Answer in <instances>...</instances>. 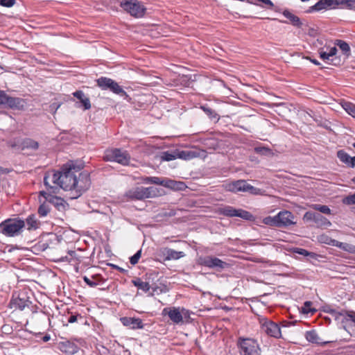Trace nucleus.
<instances>
[{"mask_svg": "<svg viewBox=\"0 0 355 355\" xmlns=\"http://www.w3.org/2000/svg\"><path fill=\"white\" fill-rule=\"evenodd\" d=\"M8 95L4 91L0 90V105L6 107Z\"/></svg>", "mask_w": 355, "mask_h": 355, "instance_id": "nucleus-46", "label": "nucleus"}, {"mask_svg": "<svg viewBox=\"0 0 355 355\" xmlns=\"http://www.w3.org/2000/svg\"><path fill=\"white\" fill-rule=\"evenodd\" d=\"M259 322L261 331L268 336L275 338H280L282 332L279 324L266 318L259 317Z\"/></svg>", "mask_w": 355, "mask_h": 355, "instance_id": "nucleus-8", "label": "nucleus"}, {"mask_svg": "<svg viewBox=\"0 0 355 355\" xmlns=\"http://www.w3.org/2000/svg\"><path fill=\"white\" fill-rule=\"evenodd\" d=\"M141 256V250L137 251L133 256L130 258V262L132 265H135L138 263Z\"/></svg>", "mask_w": 355, "mask_h": 355, "instance_id": "nucleus-45", "label": "nucleus"}, {"mask_svg": "<svg viewBox=\"0 0 355 355\" xmlns=\"http://www.w3.org/2000/svg\"><path fill=\"white\" fill-rule=\"evenodd\" d=\"M120 5L124 10L135 17H142L146 10L144 6L138 0H123Z\"/></svg>", "mask_w": 355, "mask_h": 355, "instance_id": "nucleus-9", "label": "nucleus"}, {"mask_svg": "<svg viewBox=\"0 0 355 355\" xmlns=\"http://www.w3.org/2000/svg\"><path fill=\"white\" fill-rule=\"evenodd\" d=\"M28 230H36L39 227V223L34 215H31L26 218Z\"/></svg>", "mask_w": 355, "mask_h": 355, "instance_id": "nucleus-39", "label": "nucleus"}, {"mask_svg": "<svg viewBox=\"0 0 355 355\" xmlns=\"http://www.w3.org/2000/svg\"><path fill=\"white\" fill-rule=\"evenodd\" d=\"M177 157L184 160H190L196 157L205 158L207 155L206 151L199 148H192L186 150H176Z\"/></svg>", "mask_w": 355, "mask_h": 355, "instance_id": "nucleus-15", "label": "nucleus"}, {"mask_svg": "<svg viewBox=\"0 0 355 355\" xmlns=\"http://www.w3.org/2000/svg\"><path fill=\"white\" fill-rule=\"evenodd\" d=\"M74 97L77 98L80 100V103L83 104L85 110H89L91 108V103L89 98L86 97L81 90L76 91L73 93Z\"/></svg>", "mask_w": 355, "mask_h": 355, "instance_id": "nucleus-30", "label": "nucleus"}, {"mask_svg": "<svg viewBox=\"0 0 355 355\" xmlns=\"http://www.w3.org/2000/svg\"><path fill=\"white\" fill-rule=\"evenodd\" d=\"M305 338L309 342L320 345H324L328 343V342L321 341V339L319 338L318 334L314 330L306 331L305 333Z\"/></svg>", "mask_w": 355, "mask_h": 355, "instance_id": "nucleus-27", "label": "nucleus"}, {"mask_svg": "<svg viewBox=\"0 0 355 355\" xmlns=\"http://www.w3.org/2000/svg\"><path fill=\"white\" fill-rule=\"evenodd\" d=\"M132 282L139 289H141L144 292H148L150 288V284L148 282H143L139 278H137L136 279L132 280Z\"/></svg>", "mask_w": 355, "mask_h": 355, "instance_id": "nucleus-33", "label": "nucleus"}, {"mask_svg": "<svg viewBox=\"0 0 355 355\" xmlns=\"http://www.w3.org/2000/svg\"><path fill=\"white\" fill-rule=\"evenodd\" d=\"M25 222L19 218H9L0 223L1 232L7 236H15L20 234Z\"/></svg>", "mask_w": 355, "mask_h": 355, "instance_id": "nucleus-4", "label": "nucleus"}, {"mask_svg": "<svg viewBox=\"0 0 355 355\" xmlns=\"http://www.w3.org/2000/svg\"><path fill=\"white\" fill-rule=\"evenodd\" d=\"M309 207L312 209L318 211L322 214H327V215L331 214V210L327 205H320V204H312Z\"/></svg>", "mask_w": 355, "mask_h": 355, "instance_id": "nucleus-35", "label": "nucleus"}, {"mask_svg": "<svg viewBox=\"0 0 355 355\" xmlns=\"http://www.w3.org/2000/svg\"><path fill=\"white\" fill-rule=\"evenodd\" d=\"M313 10H322L327 9H334L336 8L335 0H320L314 6L311 7Z\"/></svg>", "mask_w": 355, "mask_h": 355, "instance_id": "nucleus-21", "label": "nucleus"}, {"mask_svg": "<svg viewBox=\"0 0 355 355\" xmlns=\"http://www.w3.org/2000/svg\"><path fill=\"white\" fill-rule=\"evenodd\" d=\"M283 15L289 19L290 23L294 26L300 28L302 25L300 19L295 15L293 14L288 10H285L282 12Z\"/></svg>", "mask_w": 355, "mask_h": 355, "instance_id": "nucleus-29", "label": "nucleus"}, {"mask_svg": "<svg viewBox=\"0 0 355 355\" xmlns=\"http://www.w3.org/2000/svg\"><path fill=\"white\" fill-rule=\"evenodd\" d=\"M337 157L341 162L347 165L348 167H355V156L350 157L344 150H339L337 152Z\"/></svg>", "mask_w": 355, "mask_h": 355, "instance_id": "nucleus-22", "label": "nucleus"}, {"mask_svg": "<svg viewBox=\"0 0 355 355\" xmlns=\"http://www.w3.org/2000/svg\"><path fill=\"white\" fill-rule=\"evenodd\" d=\"M121 323L132 329H139L144 328V324L140 318L123 317L120 319Z\"/></svg>", "mask_w": 355, "mask_h": 355, "instance_id": "nucleus-20", "label": "nucleus"}, {"mask_svg": "<svg viewBox=\"0 0 355 355\" xmlns=\"http://www.w3.org/2000/svg\"><path fill=\"white\" fill-rule=\"evenodd\" d=\"M318 51L320 58L322 60L327 61V60H329L331 57H332L336 54L337 49L336 46H332V47L329 48V51H327L324 50V48H320Z\"/></svg>", "mask_w": 355, "mask_h": 355, "instance_id": "nucleus-28", "label": "nucleus"}, {"mask_svg": "<svg viewBox=\"0 0 355 355\" xmlns=\"http://www.w3.org/2000/svg\"><path fill=\"white\" fill-rule=\"evenodd\" d=\"M315 212L306 211L303 216V220L306 222L313 221L315 216Z\"/></svg>", "mask_w": 355, "mask_h": 355, "instance_id": "nucleus-47", "label": "nucleus"}, {"mask_svg": "<svg viewBox=\"0 0 355 355\" xmlns=\"http://www.w3.org/2000/svg\"><path fill=\"white\" fill-rule=\"evenodd\" d=\"M177 158H178V157H177L176 150H175L172 153L168 152V151H164V152H162L160 155V159L162 161L168 162V161L174 160Z\"/></svg>", "mask_w": 355, "mask_h": 355, "instance_id": "nucleus-36", "label": "nucleus"}, {"mask_svg": "<svg viewBox=\"0 0 355 355\" xmlns=\"http://www.w3.org/2000/svg\"><path fill=\"white\" fill-rule=\"evenodd\" d=\"M263 222L264 224L275 226L277 227V216H267L263 218Z\"/></svg>", "mask_w": 355, "mask_h": 355, "instance_id": "nucleus-43", "label": "nucleus"}, {"mask_svg": "<svg viewBox=\"0 0 355 355\" xmlns=\"http://www.w3.org/2000/svg\"><path fill=\"white\" fill-rule=\"evenodd\" d=\"M82 257L79 256L76 251H69L68 252V256L65 257H62V261H67L69 262H73L74 264H78L82 261Z\"/></svg>", "mask_w": 355, "mask_h": 355, "instance_id": "nucleus-31", "label": "nucleus"}, {"mask_svg": "<svg viewBox=\"0 0 355 355\" xmlns=\"http://www.w3.org/2000/svg\"><path fill=\"white\" fill-rule=\"evenodd\" d=\"M116 268H117L119 270H120V271H123V270H124L123 269H122L121 268L118 267V266L116 267Z\"/></svg>", "mask_w": 355, "mask_h": 355, "instance_id": "nucleus-55", "label": "nucleus"}, {"mask_svg": "<svg viewBox=\"0 0 355 355\" xmlns=\"http://www.w3.org/2000/svg\"><path fill=\"white\" fill-rule=\"evenodd\" d=\"M277 227H286L295 225V216L292 212L284 210L279 211L277 215Z\"/></svg>", "mask_w": 355, "mask_h": 355, "instance_id": "nucleus-17", "label": "nucleus"}, {"mask_svg": "<svg viewBox=\"0 0 355 355\" xmlns=\"http://www.w3.org/2000/svg\"><path fill=\"white\" fill-rule=\"evenodd\" d=\"M145 182L163 185L167 187H173L175 184L177 183L176 182L170 180H161V179L157 177H148L145 179Z\"/></svg>", "mask_w": 355, "mask_h": 355, "instance_id": "nucleus-25", "label": "nucleus"}, {"mask_svg": "<svg viewBox=\"0 0 355 355\" xmlns=\"http://www.w3.org/2000/svg\"><path fill=\"white\" fill-rule=\"evenodd\" d=\"M97 85L103 90L109 89L116 94L121 96H127V93L122 89L119 84L114 80L101 77L96 80Z\"/></svg>", "mask_w": 355, "mask_h": 355, "instance_id": "nucleus-11", "label": "nucleus"}, {"mask_svg": "<svg viewBox=\"0 0 355 355\" xmlns=\"http://www.w3.org/2000/svg\"><path fill=\"white\" fill-rule=\"evenodd\" d=\"M237 346L243 355H260L261 349L257 341L250 338H239Z\"/></svg>", "mask_w": 355, "mask_h": 355, "instance_id": "nucleus-6", "label": "nucleus"}, {"mask_svg": "<svg viewBox=\"0 0 355 355\" xmlns=\"http://www.w3.org/2000/svg\"><path fill=\"white\" fill-rule=\"evenodd\" d=\"M323 48H324V50H325V51H329V48H330V46H324Z\"/></svg>", "mask_w": 355, "mask_h": 355, "instance_id": "nucleus-54", "label": "nucleus"}, {"mask_svg": "<svg viewBox=\"0 0 355 355\" xmlns=\"http://www.w3.org/2000/svg\"><path fill=\"white\" fill-rule=\"evenodd\" d=\"M23 146L26 148H31L33 150H37L39 148L38 142L30 138L24 139L23 141Z\"/></svg>", "mask_w": 355, "mask_h": 355, "instance_id": "nucleus-40", "label": "nucleus"}, {"mask_svg": "<svg viewBox=\"0 0 355 355\" xmlns=\"http://www.w3.org/2000/svg\"><path fill=\"white\" fill-rule=\"evenodd\" d=\"M313 303L311 301H306L301 308V312L304 314H313L317 311L315 308H312Z\"/></svg>", "mask_w": 355, "mask_h": 355, "instance_id": "nucleus-37", "label": "nucleus"}, {"mask_svg": "<svg viewBox=\"0 0 355 355\" xmlns=\"http://www.w3.org/2000/svg\"><path fill=\"white\" fill-rule=\"evenodd\" d=\"M31 303L26 293L21 291L12 294V299L9 303V307L15 310L24 311L26 308H29Z\"/></svg>", "mask_w": 355, "mask_h": 355, "instance_id": "nucleus-10", "label": "nucleus"}, {"mask_svg": "<svg viewBox=\"0 0 355 355\" xmlns=\"http://www.w3.org/2000/svg\"><path fill=\"white\" fill-rule=\"evenodd\" d=\"M343 107L349 114L355 118V104L346 102L344 103Z\"/></svg>", "mask_w": 355, "mask_h": 355, "instance_id": "nucleus-41", "label": "nucleus"}, {"mask_svg": "<svg viewBox=\"0 0 355 355\" xmlns=\"http://www.w3.org/2000/svg\"><path fill=\"white\" fill-rule=\"evenodd\" d=\"M42 196L49 204L53 205L58 211H62L66 209L68 204L64 200L63 198L51 195L47 191H40Z\"/></svg>", "mask_w": 355, "mask_h": 355, "instance_id": "nucleus-14", "label": "nucleus"}, {"mask_svg": "<svg viewBox=\"0 0 355 355\" xmlns=\"http://www.w3.org/2000/svg\"><path fill=\"white\" fill-rule=\"evenodd\" d=\"M26 104L24 98L8 96L6 107L12 110H24Z\"/></svg>", "mask_w": 355, "mask_h": 355, "instance_id": "nucleus-19", "label": "nucleus"}, {"mask_svg": "<svg viewBox=\"0 0 355 355\" xmlns=\"http://www.w3.org/2000/svg\"><path fill=\"white\" fill-rule=\"evenodd\" d=\"M51 183L71 191L73 193L71 198H77L90 187L91 180L87 171L80 172L73 164H65L60 171H51L45 175L44 185L53 189L55 187Z\"/></svg>", "mask_w": 355, "mask_h": 355, "instance_id": "nucleus-1", "label": "nucleus"}, {"mask_svg": "<svg viewBox=\"0 0 355 355\" xmlns=\"http://www.w3.org/2000/svg\"><path fill=\"white\" fill-rule=\"evenodd\" d=\"M335 44L340 48V49L343 52L344 54L346 55L347 57L349 56L351 49L349 44L346 42L337 40L335 42Z\"/></svg>", "mask_w": 355, "mask_h": 355, "instance_id": "nucleus-34", "label": "nucleus"}, {"mask_svg": "<svg viewBox=\"0 0 355 355\" xmlns=\"http://www.w3.org/2000/svg\"><path fill=\"white\" fill-rule=\"evenodd\" d=\"M352 146L354 148H355V142L354 144H352Z\"/></svg>", "mask_w": 355, "mask_h": 355, "instance_id": "nucleus-58", "label": "nucleus"}, {"mask_svg": "<svg viewBox=\"0 0 355 355\" xmlns=\"http://www.w3.org/2000/svg\"><path fill=\"white\" fill-rule=\"evenodd\" d=\"M223 188L232 193L244 192L253 195L260 193V189L248 184L245 180H238L225 182L223 184Z\"/></svg>", "mask_w": 355, "mask_h": 355, "instance_id": "nucleus-2", "label": "nucleus"}, {"mask_svg": "<svg viewBox=\"0 0 355 355\" xmlns=\"http://www.w3.org/2000/svg\"><path fill=\"white\" fill-rule=\"evenodd\" d=\"M218 213L225 216H238L245 220H251L252 218V214H250L249 211L241 209H236L231 206H225L224 207L220 208Z\"/></svg>", "mask_w": 355, "mask_h": 355, "instance_id": "nucleus-13", "label": "nucleus"}, {"mask_svg": "<svg viewBox=\"0 0 355 355\" xmlns=\"http://www.w3.org/2000/svg\"><path fill=\"white\" fill-rule=\"evenodd\" d=\"M352 182L355 184V177L352 179Z\"/></svg>", "mask_w": 355, "mask_h": 355, "instance_id": "nucleus-56", "label": "nucleus"}, {"mask_svg": "<svg viewBox=\"0 0 355 355\" xmlns=\"http://www.w3.org/2000/svg\"><path fill=\"white\" fill-rule=\"evenodd\" d=\"M321 241L326 244L337 247L344 251L350 253H355V245L347 243L340 242L337 240L329 237L328 236L322 235Z\"/></svg>", "mask_w": 355, "mask_h": 355, "instance_id": "nucleus-16", "label": "nucleus"}, {"mask_svg": "<svg viewBox=\"0 0 355 355\" xmlns=\"http://www.w3.org/2000/svg\"><path fill=\"white\" fill-rule=\"evenodd\" d=\"M317 227L326 229L331 225V223L326 217L320 214L316 213L313 220Z\"/></svg>", "mask_w": 355, "mask_h": 355, "instance_id": "nucleus-26", "label": "nucleus"}, {"mask_svg": "<svg viewBox=\"0 0 355 355\" xmlns=\"http://www.w3.org/2000/svg\"><path fill=\"white\" fill-rule=\"evenodd\" d=\"M130 154L126 150L119 148L106 150L103 157L105 161L115 162L123 166L130 164Z\"/></svg>", "mask_w": 355, "mask_h": 355, "instance_id": "nucleus-7", "label": "nucleus"}, {"mask_svg": "<svg viewBox=\"0 0 355 355\" xmlns=\"http://www.w3.org/2000/svg\"><path fill=\"white\" fill-rule=\"evenodd\" d=\"M254 151L257 153L264 155L267 153H269L270 151V150L266 147H256L254 148Z\"/></svg>", "mask_w": 355, "mask_h": 355, "instance_id": "nucleus-50", "label": "nucleus"}, {"mask_svg": "<svg viewBox=\"0 0 355 355\" xmlns=\"http://www.w3.org/2000/svg\"><path fill=\"white\" fill-rule=\"evenodd\" d=\"M346 316L352 320V321L355 324V312L346 311Z\"/></svg>", "mask_w": 355, "mask_h": 355, "instance_id": "nucleus-51", "label": "nucleus"}, {"mask_svg": "<svg viewBox=\"0 0 355 355\" xmlns=\"http://www.w3.org/2000/svg\"><path fill=\"white\" fill-rule=\"evenodd\" d=\"M336 8L340 6L342 8L355 10V0H335Z\"/></svg>", "mask_w": 355, "mask_h": 355, "instance_id": "nucleus-32", "label": "nucleus"}, {"mask_svg": "<svg viewBox=\"0 0 355 355\" xmlns=\"http://www.w3.org/2000/svg\"><path fill=\"white\" fill-rule=\"evenodd\" d=\"M293 252L295 253L299 254L300 255H303L304 257L309 256V255H311L312 254L311 252H309V251H307L305 249L299 248H295Z\"/></svg>", "mask_w": 355, "mask_h": 355, "instance_id": "nucleus-48", "label": "nucleus"}, {"mask_svg": "<svg viewBox=\"0 0 355 355\" xmlns=\"http://www.w3.org/2000/svg\"><path fill=\"white\" fill-rule=\"evenodd\" d=\"M15 3V0H0V5L4 7L10 8Z\"/></svg>", "mask_w": 355, "mask_h": 355, "instance_id": "nucleus-49", "label": "nucleus"}, {"mask_svg": "<svg viewBox=\"0 0 355 355\" xmlns=\"http://www.w3.org/2000/svg\"><path fill=\"white\" fill-rule=\"evenodd\" d=\"M49 339V337H48V336L44 337V340H48Z\"/></svg>", "mask_w": 355, "mask_h": 355, "instance_id": "nucleus-57", "label": "nucleus"}, {"mask_svg": "<svg viewBox=\"0 0 355 355\" xmlns=\"http://www.w3.org/2000/svg\"><path fill=\"white\" fill-rule=\"evenodd\" d=\"M200 108L204 111V112L210 118V119H218L217 113L212 110L211 107H207L206 105L201 106Z\"/></svg>", "mask_w": 355, "mask_h": 355, "instance_id": "nucleus-42", "label": "nucleus"}, {"mask_svg": "<svg viewBox=\"0 0 355 355\" xmlns=\"http://www.w3.org/2000/svg\"><path fill=\"white\" fill-rule=\"evenodd\" d=\"M343 202L347 205H355V193L344 198Z\"/></svg>", "mask_w": 355, "mask_h": 355, "instance_id": "nucleus-44", "label": "nucleus"}, {"mask_svg": "<svg viewBox=\"0 0 355 355\" xmlns=\"http://www.w3.org/2000/svg\"><path fill=\"white\" fill-rule=\"evenodd\" d=\"M77 321V315H71L69 319H68V322L69 323H73Z\"/></svg>", "mask_w": 355, "mask_h": 355, "instance_id": "nucleus-52", "label": "nucleus"}, {"mask_svg": "<svg viewBox=\"0 0 355 355\" xmlns=\"http://www.w3.org/2000/svg\"><path fill=\"white\" fill-rule=\"evenodd\" d=\"M309 60H310V61L311 62H313L315 65H320V63L317 60H315V59L309 58Z\"/></svg>", "mask_w": 355, "mask_h": 355, "instance_id": "nucleus-53", "label": "nucleus"}, {"mask_svg": "<svg viewBox=\"0 0 355 355\" xmlns=\"http://www.w3.org/2000/svg\"><path fill=\"white\" fill-rule=\"evenodd\" d=\"M159 254L164 257V261L177 260L185 256L184 252L176 251L168 248L159 249Z\"/></svg>", "mask_w": 355, "mask_h": 355, "instance_id": "nucleus-18", "label": "nucleus"}, {"mask_svg": "<svg viewBox=\"0 0 355 355\" xmlns=\"http://www.w3.org/2000/svg\"><path fill=\"white\" fill-rule=\"evenodd\" d=\"M59 349L61 352L68 354H74L78 351V345L69 340L60 343Z\"/></svg>", "mask_w": 355, "mask_h": 355, "instance_id": "nucleus-24", "label": "nucleus"}, {"mask_svg": "<svg viewBox=\"0 0 355 355\" xmlns=\"http://www.w3.org/2000/svg\"><path fill=\"white\" fill-rule=\"evenodd\" d=\"M162 315H168L171 322L176 324H182L184 320L190 318V311L183 307H166L162 310Z\"/></svg>", "mask_w": 355, "mask_h": 355, "instance_id": "nucleus-5", "label": "nucleus"}, {"mask_svg": "<svg viewBox=\"0 0 355 355\" xmlns=\"http://www.w3.org/2000/svg\"><path fill=\"white\" fill-rule=\"evenodd\" d=\"M157 189L153 187H135L125 192L124 196L127 200H141L157 196Z\"/></svg>", "mask_w": 355, "mask_h": 355, "instance_id": "nucleus-3", "label": "nucleus"}, {"mask_svg": "<svg viewBox=\"0 0 355 355\" xmlns=\"http://www.w3.org/2000/svg\"><path fill=\"white\" fill-rule=\"evenodd\" d=\"M83 280L90 287L102 285L105 282V279L100 274L93 275L90 277L84 276Z\"/></svg>", "mask_w": 355, "mask_h": 355, "instance_id": "nucleus-23", "label": "nucleus"}, {"mask_svg": "<svg viewBox=\"0 0 355 355\" xmlns=\"http://www.w3.org/2000/svg\"><path fill=\"white\" fill-rule=\"evenodd\" d=\"M49 204V203L44 199V201L41 204V205L38 208L37 212L40 216H46L50 211Z\"/></svg>", "mask_w": 355, "mask_h": 355, "instance_id": "nucleus-38", "label": "nucleus"}, {"mask_svg": "<svg viewBox=\"0 0 355 355\" xmlns=\"http://www.w3.org/2000/svg\"><path fill=\"white\" fill-rule=\"evenodd\" d=\"M198 263L205 267L216 268L218 270L224 269L229 266L227 263L212 256L200 257L198 259Z\"/></svg>", "mask_w": 355, "mask_h": 355, "instance_id": "nucleus-12", "label": "nucleus"}]
</instances>
